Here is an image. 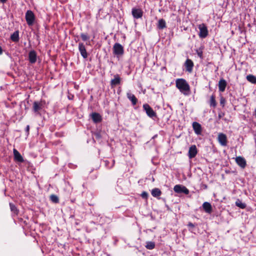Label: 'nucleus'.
Listing matches in <instances>:
<instances>
[{
  "mask_svg": "<svg viewBox=\"0 0 256 256\" xmlns=\"http://www.w3.org/2000/svg\"><path fill=\"white\" fill-rule=\"evenodd\" d=\"M176 86L184 95H188L190 92V86L186 80L178 78L176 81Z\"/></svg>",
  "mask_w": 256,
  "mask_h": 256,
  "instance_id": "1",
  "label": "nucleus"
},
{
  "mask_svg": "<svg viewBox=\"0 0 256 256\" xmlns=\"http://www.w3.org/2000/svg\"><path fill=\"white\" fill-rule=\"evenodd\" d=\"M44 100L34 101L33 103L32 110L36 115H40V112L44 107Z\"/></svg>",
  "mask_w": 256,
  "mask_h": 256,
  "instance_id": "2",
  "label": "nucleus"
},
{
  "mask_svg": "<svg viewBox=\"0 0 256 256\" xmlns=\"http://www.w3.org/2000/svg\"><path fill=\"white\" fill-rule=\"evenodd\" d=\"M35 18L34 13L30 10H27L26 13V20L29 26L33 25Z\"/></svg>",
  "mask_w": 256,
  "mask_h": 256,
  "instance_id": "3",
  "label": "nucleus"
},
{
  "mask_svg": "<svg viewBox=\"0 0 256 256\" xmlns=\"http://www.w3.org/2000/svg\"><path fill=\"white\" fill-rule=\"evenodd\" d=\"M198 28L200 30V32L198 34L199 37L202 38H206L208 34L206 25L204 24H199Z\"/></svg>",
  "mask_w": 256,
  "mask_h": 256,
  "instance_id": "4",
  "label": "nucleus"
},
{
  "mask_svg": "<svg viewBox=\"0 0 256 256\" xmlns=\"http://www.w3.org/2000/svg\"><path fill=\"white\" fill-rule=\"evenodd\" d=\"M142 108L148 116L150 118L156 117V113L153 110V109L148 104H144Z\"/></svg>",
  "mask_w": 256,
  "mask_h": 256,
  "instance_id": "5",
  "label": "nucleus"
},
{
  "mask_svg": "<svg viewBox=\"0 0 256 256\" xmlns=\"http://www.w3.org/2000/svg\"><path fill=\"white\" fill-rule=\"evenodd\" d=\"M175 192L178 194H188L190 192L189 190L185 186L180 184H176L174 188Z\"/></svg>",
  "mask_w": 256,
  "mask_h": 256,
  "instance_id": "6",
  "label": "nucleus"
},
{
  "mask_svg": "<svg viewBox=\"0 0 256 256\" xmlns=\"http://www.w3.org/2000/svg\"><path fill=\"white\" fill-rule=\"evenodd\" d=\"M113 53L116 56H122L124 53L123 46L119 43H116L113 46Z\"/></svg>",
  "mask_w": 256,
  "mask_h": 256,
  "instance_id": "7",
  "label": "nucleus"
},
{
  "mask_svg": "<svg viewBox=\"0 0 256 256\" xmlns=\"http://www.w3.org/2000/svg\"><path fill=\"white\" fill-rule=\"evenodd\" d=\"M218 140L221 146H226L227 145V137L225 134L223 133H220L218 135Z\"/></svg>",
  "mask_w": 256,
  "mask_h": 256,
  "instance_id": "8",
  "label": "nucleus"
},
{
  "mask_svg": "<svg viewBox=\"0 0 256 256\" xmlns=\"http://www.w3.org/2000/svg\"><path fill=\"white\" fill-rule=\"evenodd\" d=\"M192 126L195 134L197 135H201L202 132V127L200 124L194 122L192 124Z\"/></svg>",
  "mask_w": 256,
  "mask_h": 256,
  "instance_id": "9",
  "label": "nucleus"
},
{
  "mask_svg": "<svg viewBox=\"0 0 256 256\" xmlns=\"http://www.w3.org/2000/svg\"><path fill=\"white\" fill-rule=\"evenodd\" d=\"M236 162L241 168H244L246 166V162L245 158L241 156H236L235 159Z\"/></svg>",
  "mask_w": 256,
  "mask_h": 256,
  "instance_id": "10",
  "label": "nucleus"
},
{
  "mask_svg": "<svg viewBox=\"0 0 256 256\" xmlns=\"http://www.w3.org/2000/svg\"><path fill=\"white\" fill-rule=\"evenodd\" d=\"M184 66L186 68V71L188 72H192L193 70L194 64L192 60L187 58L186 60Z\"/></svg>",
  "mask_w": 256,
  "mask_h": 256,
  "instance_id": "11",
  "label": "nucleus"
},
{
  "mask_svg": "<svg viewBox=\"0 0 256 256\" xmlns=\"http://www.w3.org/2000/svg\"><path fill=\"white\" fill-rule=\"evenodd\" d=\"M78 50L83 58H88V54L86 52L85 46L82 42H80L78 44Z\"/></svg>",
  "mask_w": 256,
  "mask_h": 256,
  "instance_id": "12",
  "label": "nucleus"
},
{
  "mask_svg": "<svg viewBox=\"0 0 256 256\" xmlns=\"http://www.w3.org/2000/svg\"><path fill=\"white\" fill-rule=\"evenodd\" d=\"M198 153V150L196 145L191 146L188 150V156L190 158H194Z\"/></svg>",
  "mask_w": 256,
  "mask_h": 256,
  "instance_id": "13",
  "label": "nucleus"
},
{
  "mask_svg": "<svg viewBox=\"0 0 256 256\" xmlns=\"http://www.w3.org/2000/svg\"><path fill=\"white\" fill-rule=\"evenodd\" d=\"M37 54L35 50H30L28 53V60L30 63L34 64L36 62Z\"/></svg>",
  "mask_w": 256,
  "mask_h": 256,
  "instance_id": "14",
  "label": "nucleus"
},
{
  "mask_svg": "<svg viewBox=\"0 0 256 256\" xmlns=\"http://www.w3.org/2000/svg\"><path fill=\"white\" fill-rule=\"evenodd\" d=\"M132 13L134 18L136 19L141 18L143 14V12L142 10L136 8L132 9Z\"/></svg>",
  "mask_w": 256,
  "mask_h": 256,
  "instance_id": "15",
  "label": "nucleus"
},
{
  "mask_svg": "<svg viewBox=\"0 0 256 256\" xmlns=\"http://www.w3.org/2000/svg\"><path fill=\"white\" fill-rule=\"evenodd\" d=\"M121 78L118 74L114 76V78L112 79L110 81V86L112 88H114L116 86L120 84Z\"/></svg>",
  "mask_w": 256,
  "mask_h": 256,
  "instance_id": "16",
  "label": "nucleus"
},
{
  "mask_svg": "<svg viewBox=\"0 0 256 256\" xmlns=\"http://www.w3.org/2000/svg\"><path fill=\"white\" fill-rule=\"evenodd\" d=\"M13 152L15 161L20 162H24V160L22 156L16 149H14Z\"/></svg>",
  "mask_w": 256,
  "mask_h": 256,
  "instance_id": "17",
  "label": "nucleus"
},
{
  "mask_svg": "<svg viewBox=\"0 0 256 256\" xmlns=\"http://www.w3.org/2000/svg\"><path fill=\"white\" fill-rule=\"evenodd\" d=\"M91 118L94 123H98L102 122V118L100 114L98 112H93L91 114Z\"/></svg>",
  "mask_w": 256,
  "mask_h": 256,
  "instance_id": "18",
  "label": "nucleus"
},
{
  "mask_svg": "<svg viewBox=\"0 0 256 256\" xmlns=\"http://www.w3.org/2000/svg\"><path fill=\"white\" fill-rule=\"evenodd\" d=\"M227 83L225 80L220 79L218 82V89L221 92H224L225 90L226 86Z\"/></svg>",
  "mask_w": 256,
  "mask_h": 256,
  "instance_id": "19",
  "label": "nucleus"
},
{
  "mask_svg": "<svg viewBox=\"0 0 256 256\" xmlns=\"http://www.w3.org/2000/svg\"><path fill=\"white\" fill-rule=\"evenodd\" d=\"M126 96L132 102V105L134 106L138 102V99L134 94L130 92H128L126 94Z\"/></svg>",
  "mask_w": 256,
  "mask_h": 256,
  "instance_id": "20",
  "label": "nucleus"
},
{
  "mask_svg": "<svg viewBox=\"0 0 256 256\" xmlns=\"http://www.w3.org/2000/svg\"><path fill=\"white\" fill-rule=\"evenodd\" d=\"M202 208L204 210L208 213L210 214L212 212V207L210 203L208 202H204L202 204Z\"/></svg>",
  "mask_w": 256,
  "mask_h": 256,
  "instance_id": "21",
  "label": "nucleus"
},
{
  "mask_svg": "<svg viewBox=\"0 0 256 256\" xmlns=\"http://www.w3.org/2000/svg\"><path fill=\"white\" fill-rule=\"evenodd\" d=\"M10 40L14 42H17L19 41V32L18 30L14 32L12 34H11Z\"/></svg>",
  "mask_w": 256,
  "mask_h": 256,
  "instance_id": "22",
  "label": "nucleus"
},
{
  "mask_svg": "<svg viewBox=\"0 0 256 256\" xmlns=\"http://www.w3.org/2000/svg\"><path fill=\"white\" fill-rule=\"evenodd\" d=\"M151 194L154 197L158 198L162 192L158 188H154L152 190Z\"/></svg>",
  "mask_w": 256,
  "mask_h": 256,
  "instance_id": "23",
  "label": "nucleus"
},
{
  "mask_svg": "<svg viewBox=\"0 0 256 256\" xmlns=\"http://www.w3.org/2000/svg\"><path fill=\"white\" fill-rule=\"evenodd\" d=\"M157 27L160 30H162L166 28V22L164 20L161 18L159 20Z\"/></svg>",
  "mask_w": 256,
  "mask_h": 256,
  "instance_id": "24",
  "label": "nucleus"
},
{
  "mask_svg": "<svg viewBox=\"0 0 256 256\" xmlns=\"http://www.w3.org/2000/svg\"><path fill=\"white\" fill-rule=\"evenodd\" d=\"M210 107L215 108L216 106L217 103L216 100V96L214 94H212L210 100Z\"/></svg>",
  "mask_w": 256,
  "mask_h": 256,
  "instance_id": "25",
  "label": "nucleus"
},
{
  "mask_svg": "<svg viewBox=\"0 0 256 256\" xmlns=\"http://www.w3.org/2000/svg\"><path fill=\"white\" fill-rule=\"evenodd\" d=\"M248 81L252 84H256V76L252 74H248L246 77Z\"/></svg>",
  "mask_w": 256,
  "mask_h": 256,
  "instance_id": "26",
  "label": "nucleus"
},
{
  "mask_svg": "<svg viewBox=\"0 0 256 256\" xmlns=\"http://www.w3.org/2000/svg\"><path fill=\"white\" fill-rule=\"evenodd\" d=\"M10 210L16 215H18L19 212L17 208L14 204L10 202Z\"/></svg>",
  "mask_w": 256,
  "mask_h": 256,
  "instance_id": "27",
  "label": "nucleus"
},
{
  "mask_svg": "<svg viewBox=\"0 0 256 256\" xmlns=\"http://www.w3.org/2000/svg\"><path fill=\"white\" fill-rule=\"evenodd\" d=\"M236 205L242 209L245 208L246 207V204L242 202L239 199H238L236 202Z\"/></svg>",
  "mask_w": 256,
  "mask_h": 256,
  "instance_id": "28",
  "label": "nucleus"
},
{
  "mask_svg": "<svg viewBox=\"0 0 256 256\" xmlns=\"http://www.w3.org/2000/svg\"><path fill=\"white\" fill-rule=\"evenodd\" d=\"M50 200L54 203L57 204L59 202L58 198L55 194H52L50 196Z\"/></svg>",
  "mask_w": 256,
  "mask_h": 256,
  "instance_id": "29",
  "label": "nucleus"
},
{
  "mask_svg": "<svg viewBox=\"0 0 256 256\" xmlns=\"http://www.w3.org/2000/svg\"><path fill=\"white\" fill-rule=\"evenodd\" d=\"M146 247L148 250H152L155 247V244L154 242H146Z\"/></svg>",
  "mask_w": 256,
  "mask_h": 256,
  "instance_id": "30",
  "label": "nucleus"
},
{
  "mask_svg": "<svg viewBox=\"0 0 256 256\" xmlns=\"http://www.w3.org/2000/svg\"><path fill=\"white\" fill-rule=\"evenodd\" d=\"M80 36L82 40L84 42H86L90 38V36L88 34L81 33Z\"/></svg>",
  "mask_w": 256,
  "mask_h": 256,
  "instance_id": "31",
  "label": "nucleus"
},
{
  "mask_svg": "<svg viewBox=\"0 0 256 256\" xmlns=\"http://www.w3.org/2000/svg\"><path fill=\"white\" fill-rule=\"evenodd\" d=\"M140 196H142V198H144L145 200H147L148 198V193L147 192H146L145 191H144V192H142V193L141 194Z\"/></svg>",
  "mask_w": 256,
  "mask_h": 256,
  "instance_id": "32",
  "label": "nucleus"
},
{
  "mask_svg": "<svg viewBox=\"0 0 256 256\" xmlns=\"http://www.w3.org/2000/svg\"><path fill=\"white\" fill-rule=\"evenodd\" d=\"M226 100L225 98L224 97L222 96L220 98V105L222 107H224V106L225 104H226Z\"/></svg>",
  "mask_w": 256,
  "mask_h": 256,
  "instance_id": "33",
  "label": "nucleus"
},
{
  "mask_svg": "<svg viewBox=\"0 0 256 256\" xmlns=\"http://www.w3.org/2000/svg\"><path fill=\"white\" fill-rule=\"evenodd\" d=\"M224 114H225L224 112H219L218 114V119L220 120V118H222L224 116Z\"/></svg>",
  "mask_w": 256,
  "mask_h": 256,
  "instance_id": "34",
  "label": "nucleus"
},
{
  "mask_svg": "<svg viewBox=\"0 0 256 256\" xmlns=\"http://www.w3.org/2000/svg\"><path fill=\"white\" fill-rule=\"evenodd\" d=\"M26 135L28 136L30 132V126L28 125L26 128Z\"/></svg>",
  "mask_w": 256,
  "mask_h": 256,
  "instance_id": "35",
  "label": "nucleus"
},
{
  "mask_svg": "<svg viewBox=\"0 0 256 256\" xmlns=\"http://www.w3.org/2000/svg\"><path fill=\"white\" fill-rule=\"evenodd\" d=\"M197 54H198V56L200 58H202V52H198Z\"/></svg>",
  "mask_w": 256,
  "mask_h": 256,
  "instance_id": "36",
  "label": "nucleus"
},
{
  "mask_svg": "<svg viewBox=\"0 0 256 256\" xmlns=\"http://www.w3.org/2000/svg\"><path fill=\"white\" fill-rule=\"evenodd\" d=\"M188 226L191 228L194 227V225L191 222H188Z\"/></svg>",
  "mask_w": 256,
  "mask_h": 256,
  "instance_id": "37",
  "label": "nucleus"
},
{
  "mask_svg": "<svg viewBox=\"0 0 256 256\" xmlns=\"http://www.w3.org/2000/svg\"><path fill=\"white\" fill-rule=\"evenodd\" d=\"M96 137L97 138H101L100 134L99 133H96L95 134Z\"/></svg>",
  "mask_w": 256,
  "mask_h": 256,
  "instance_id": "38",
  "label": "nucleus"
},
{
  "mask_svg": "<svg viewBox=\"0 0 256 256\" xmlns=\"http://www.w3.org/2000/svg\"><path fill=\"white\" fill-rule=\"evenodd\" d=\"M7 0H0V2L2 3V4H4L6 2Z\"/></svg>",
  "mask_w": 256,
  "mask_h": 256,
  "instance_id": "39",
  "label": "nucleus"
},
{
  "mask_svg": "<svg viewBox=\"0 0 256 256\" xmlns=\"http://www.w3.org/2000/svg\"><path fill=\"white\" fill-rule=\"evenodd\" d=\"M3 50L2 48V47L0 46V55H1L2 54Z\"/></svg>",
  "mask_w": 256,
  "mask_h": 256,
  "instance_id": "40",
  "label": "nucleus"
},
{
  "mask_svg": "<svg viewBox=\"0 0 256 256\" xmlns=\"http://www.w3.org/2000/svg\"><path fill=\"white\" fill-rule=\"evenodd\" d=\"M114 164H115V160H112V166L111 168H112V167H113V166H114Z\"/></svg>",
  "mask_w": 256,
  "mask_h": 256,
  "instance_id": "41",
  "label": "nucleus"
},
{
  "mask_svg": "<svg viewBox=\"0 0 256 256\" xmlns=\"http://www.w3.org/2000/svg\"><path fill=\"white\" fill-rule=\"evenodd\" d=\"M105 162H106V164H108V160H106V161H105Z\"/></svg>",
  "mask_w": 256,
  "mask_h": 256,
  "instance_id": "42",
  "label": "nucleus"
},
{
  "mask_svg": "<svg viewBox=\"0 0 256 256\" xmlns=\"http://www.w3.org/2000/svg\"><path fill=\"white\" fill-rule=\"evenodd\" d=\"M204 188H207V186L206 185H204Z\"/></svg>",
  "mask_w": 256,
  "mask_h": 256,
  "instance_id": "43",
  "label": "nucleus"
},
{
  "mask_svg": "<svg viewBox=\"0 0 256 256\" xmlns=\"http://www.w3.org/2000/svg\"><path fill=\"white\" fill-rule=\"evenodd\" d=\"M254 112H255V116H256V110H255V111H254Z\"/></svg>",
  "mask_w": 256,
  "mask_h": 256,
  "instance_id": "44",
  "label": "nucleus"
}]
</instances>
